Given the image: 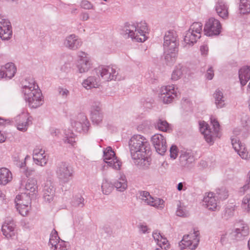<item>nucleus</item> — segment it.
<instances>
[{"label": "nucleus", "mask_w": 250, "mask_h": 250, "mask_svg": "<svg viewBox=\"0 0 250 250\" xmlns=\"http://www.w3.org/2000/svg\"><path fill=\"white\" fill-rule=\"evenodd\" d=\"M129 147L131 158L136 165L145 166L149 164L148 156L150 146L144 136L139 134L133 135L129 140Z\"/></svg>", "instance_id": "f257e3e1"}, {"label": "nucleus", "mask_w": 250, "mask_h": 250, "mask_svg": "<svg viewBox=\"0 0 250 250\" xmlns=\"http://www.w3.org/2000/svg\"><path fill=\"white\" fill-rule=\"evenodd\" d=\"M165 59L168 64H173L177 58L179 40L176 32L171 30L166 32L164 37Z\"/></svg>", "instance_id": "f03ea898"}, {"label": "nucleus", "mask_w": 250, "mask_h": 250, "mask_svg": "<svg viewBox=\"0 0 250 250\" xmlns=\"http://www.w3.org/2000/svg\"><path fill=\"white\" fill-rule=\"evenodd\" d=\"M125 32L128 36L137 42H144L147 39L149 29L145 21L141 22L126 23Z\"/></svg>", "instance_id": "7ed1b4c3"}, {"label": "nucleus", "mask_w": 250, "mask_h": 250, "mask_svg": "<svg viewBox=\"0 0 250 250\" xmlns=\"http://www.w3.org/2000/svg\"><path fill=\"white\" fill-rule=\"evenodd\" d=\"M96 75L103 82L121 81L122 77L117 68L112 65H100L95 69Z\"/></svg>", "instance_id": "20e7f679"}, {"label": "nucleus", "mask_w": 250, "mask_h": 250, "mask_svg": "<svg viewBox=\"0 0 250 250\" xmlns=\"http://www.w3.org/2000/svg\"><path fill=\"white\" fill-rule=\"evenodd\" d=\"M210 119L213 127V131H211V129L208 128V125L204 121L199 122V128L206 141L209 144L212 145L214 138L218 136L220 130V125L214 117L211 116Z\"/></svg>", "instance_id": "39448f33"}, {"label": "nucleus", "mask_w": 250, "mask_h": 250, "mask_svg": "<svg viewBox=\"0 0 250 250\" xmlns=\"http://www.w3.org/2000/svg\"><path fill=\"white\" fill-rule=\"evenodd\" d=\"M202 24L199 22H193L188 31H186L183 45L184 47L192 46L201 36Z\"/></svg>", "instance_id": "423d86ee"}, {"label": "nucleus", "mask_w": 250, "mask_h": 250, "mask_svg": "<svg viewBox=\"0 0 250 250\" xmlns=\"http://www.w3.org/2000/svg\"><path fill=\"white\" fill-rule=\"evenodd\" d=\"M55 172L60 182L66 184L72 179L74 171L68 163L62 162L57 164Z\"/></svg>", "instance_id": "0eeeda50"}, {"label": "nucleus", "mask_w": 250, "mask_h": 250, "mask_svg": "<svg viewBox=\"0 0 250 250\" xmlns=\"http://www.w3.org/2000/svg\"><path fill=\"white\" fill-rule=\"evenodd\" d=\"M200 233L198 230H193L192 232L185 235L181 241L180 246L182 250H194L200 241Z\"/></svg>", "instance_id": "6e6552de"}, {"label": "nucleus", "mask_w": 250, "mask_h": 250, "mask_svg": "<svg viewBox=\"0 0 250 250\" xmlns=\"http://www.w3.org/2000/svg\"><path fill=\"white\" fill-rule=\"evenodd\" d=\"M72 127L78 132L86 133L88 131L90 123L84 113H79L76 117L71 119Z\"/></svg>", "instance_id": "1a4fd4ad"}, {"label": "nucleus", "mask_w": 250, "mask_h": 250, "mask_svg": "<svg viewBox=\"0 0 250 250\" xmlns=\"http://www.w3.org/2000/svg\"><path fill=\"white\" fill-rule=\"evenodd\" d=\"M222 30V25L219 20L214 18H209L206 22L204 31L207 36H217Z\"/></svg>", "instance_id": "9d476101"}, {"label": "nucleus", "mask_w": 250, "mask_h": 250, "mask_svg": "<svg viewBox=\"0 0 250 250\" xmlns=\"http://www.w3.org/2000/svg\"><path fill=\"white\" fill-rule=\"evenodd\" d=\"M25 101L31 108H36L43 104V98L41 90L34 89V91L24 95Z\"/></svg>", "instance_id": "9b49d317"}, {"label": "nucleus", "mask_w": 250, "mask_h": 250, "mask_svg": "<svg viewBox=\"0 0 250 250\" xmlns=\"http://www.w3.org/2000/svg\"><path fill=\"white\" fill-rule=\"evenodd\" d=\"M104 160L107 165L115 170H120L122 162L115 156V153L110 146L104 151Z\"/></svg>", "instance_id": "f8f14e48"}, {"label": "nucleus", "mask_w": 250, "mask_h": 250, "mask_svg": "<svg viewBox=\"0 0 250 250\" xmlns=\"http://www.w3.org/2000/svg\"><path fill=\"white\" fill-rule=\"evenodd\" d=\"M78 64L77 65L80 73L88 72L92 67V62L90 57L86 53L80 51L77 54Z\"/></svg>", "instance_id": "ddd939ff"}, {"label": "nucleus", "mask_w": 250, "mask_h": 250, "mask_svg": "<svg viewBox=\"0 0 250 250\" xmlns=\"http://www.w3.org/2000/svg\"><path fill=\"white\" fill-rule=\"evenodd\" d=\"M140 198L147 205L159 209H162L165 207V202L163 199L159 198H153L147 191H142L140 193Z\"/></svg>", "instance_id": "4468645a"}, {"label": "nucleus", "mask_w": 250, "mask_h": 250, "mask_svg": "<svg viewBox=\"0 0 250 250\" xmlns=\"http://www.w3.org/2000/svg\"><path fill=\"white\" fill-rule=\"evenodd\" d=\"M14 120L17 128L22 132L27 131L29 126L32 124V118L26 112H22Z\"/></svg>", "instance_id": "2eb2a0df"}, {"label": "nucleus", "mask_w": 250, "mask_h": 250, "mask_svg": "<svg viewBox=\"0 0 250 250\" xmlns=\"http://www.w3.org/2000/svg\"><path fill=\"white\" fill-rule=\"evenodd\" d=\"M177 94L173 85H167L162 87L159 93V98L164 104L170 103Z\"/></svg>", "instance_id": "dca6fc26"}, {"label": "nucleus", "mask_w": 250, "mask_h": 250, "mask_svg": "<svg viewBox=\"0 0 250 250\" xmlns=\"http://www.w3.org/2000/svg\"><path fill=\"white\" fill-rule=\"evenodd\" d=\"M151 142L156 150L161 155H164L167 148L166 140L161 134H156L151 137Z\"/></svg>", "instance_id": "f3484780"}, {"label": "nucleus", "mask_w": 250, "mask_h": 250, "mask_svg": "<svg viewBox=\"0 0 250 250\" xmlns=\"http://www.w3.org/2000/svg\"><path fill=\"white\" fill-rule=\"evenodd\" d=\"M12 36V27L8 20L0 16V38L8 40Z\"/></svg>", "instance_id": "a211bd4d"}, {"label": "nucleus", "mask_w": 250, "mask_h": 250, "mask_svg": "<svg viewBox=\"0 0 250 250\" xmlns=\"http://www.w3.org/2000/svg\"><path fill=\"white\" fill-rule=\"evenodd\" d=\"M82 40L75 34H72L67 36L63 41L64 47L71 50H76L82 45Z\"/></svg>", "instance_id": "6ab92c4d"}, {"label": "nucleus", "mask_w": 250, "mask_h": 250, "mask_svg": "<svg viewBox=\"0 0 250 250\" xmlns=\"http://www.w3.org/2000/svg\"><path fill=\"white\" fill-rule=\"evenodd\" d=\"M33 159L34 163L40 166H45L48 162V156L45 150L37 146L34 149Z\"/></svg>", "instance_id": "aec40b11"}, {"label": "nucleus", "mask_w": 250, "mask_h": 250, "mask_svg": "<svg viewBox=\"0 0 250 250\" xmlns=\"http://www.w3.org/2000/svg\"><path fill=\"white\" fill-rule=\"evenodd\" d=\"M203 201L205 205L208 209L212 211L219 209V201L215 193H208L205 196Z\"/></svg>", "instance_id": "412c9836"}, {"label": "nucleus", "mask_w": 250, "mask_h": 250, "mask_svg": "<svg viewBox=\"0 0 250 250\" xmlns=\"http://www.w3.org/2000/svg\"><path fill=\"white\" fill-rule=\"evenodd\" d=\"M2 234L7 238H12L15 235V225L10 218H7L1 227Z\"/></svg>", "instance_id": "4be33fe9"}, {"label": "nucleus", "mask_w": 250, "mask_h": 250, "mask_svg": "<svg viewBox=\"0 0 250 250\" xmlns=\"http://www.w3.org/2000/svg\"><path fill=\"white\" fill-rule=\"evenodd\" d=\"M20 188L26 190L24 194H36L38 192L37 181L34 178L29 179L26 182L22 181Z\"/></svg>", "instance_id": "5701e85b"}, {"label": "nucleus", "mask_w": 250, "mask_h": 250, "mask_svg": "<svg viewBox=\"0 0 250 250\" xmlns=\"http://www.w3.org/2000/svg\"><path fill=\"white\" fill-rule=\"evenodd\" d=\"M231 145L235 151L242 159L247 160L250 157V155L246 149L245 145L240 142L239 140L232 137Z\"/></svg>", "instance_id": "b1692460"}, {"label": "nucleus", "mask_w": 250, "mask_h": 250, "mask_svg": "<svg viewBox=\"0 0 250 250\" xmlns=\"http://www.w3.org/2000/svg\"><path fill=\"white\" fill-rule=\"evenodd\" d=\"M16 72V67L12 62H9L0 66V78H13Z\"/></svg>", "instance_id": "393cba45"}, {"label": "nucleus", "mask_w": 250, "mask_h": 250, "mask_svg": "<svg viewBox=\"0 0 250 250\" xmlns=\"http://www.w3.org/2000/svg\"><path fill=\"white\" fill-rule=\"evenodd\" d=\"M237 227L233 231V235L237 240H243L249 234V228L247 224L241 223L237 225Z\"/></svg>", "instance_id": "a878e982"}, {"label": "nucleus", "mask_w": 250, "mask_h": 250, "mask_svg": "<svg viewBox=\"0 0 250 250\" xmlns=\"http://www.w3.org/2000/svg\"><path fill=\"white\" fill-rule=\"evenodd\" d=\"M42 191L44 201L51 202L53 200L55 191L53 183L50 180L45 182Z\"/></svg>", "instance_id": "bb28decb"}, {"label": "nucleus", "mask_w": 250, "mask_h": 250, "mask_svg": "<svg viewBox=\"0 0 250 250\" xmlns=\"http://www.w3.org/2000/svg\"><path fill=\"white\" fill-rule=\"evenodd\" d=\"M179 161L182 167H188L194 161V157L192 151L191 150L182 151L179 157Z\"/></svg>", "instance_id": "cd10ccee"}, {"label": "nucleus", "mask_w": 250, "mask_h": 250, "mask_svg": "<svg viewBox=\"0 0 250 250\" xmlns=\"http://www.w3.org/2000/svg\"><path fill=\"white\" fill-rule=\"evenodd\" d=\"M91 118L94 124L99 125L102 123L103 114L100 104H95L91 106Z\"/></svg>", "instance_id": "c85d7f7f"}, {"label": "nucleus", "mask_w": 250, "mask_h": 250, "mask_svg": "<svg viewBox=\"0 0 250 250\" xmlns=\"http://www.w3.org/2000/svg\"><path fill=\"white\" fill-rule=\"evenodd\" d=\"M101 81L100 78L97 76H91L83 81L82 85L86 89L98 88L100 86Z\"/></svg>", "instance_id": "c756f323"}, {"label": "nucleus", "mask_w": 250, "mask_h": 250, "mask_svg": "<svg viewBox=\"0 0 250 250\" xmlns=\"http://www.w3.org/2000/svg\"><path fill=\"white\" fill-rule=\"evenodd\" d=\"M229 6L222 0H219L215 5V10L221 18L226 19L229 16Z\"/></svg>", "instance_id": "7c9ffc66"}, {"label": "nucleus", "mask_w": 250, "mask_h": 250, "mask_svg": "<svg viewBox=\"0 0 250 250\" xmlns=\"http://www.w3.org/2000/svg\"><path fill=\"white\" fill-rule=\"evenodd\" d=\"M114 188L120 192H123L127 188V181L125 175L122 173L120 174V177L113 183Z\"/></svg>", "instance_id": "2f4dec72"}, {"label": "nucleus", "mask_w": 250, "mask_h": 250, "mask_svg": "<svg viewBox=\"0 0 250 250\" xmlns=\"http://www.w3.org/2000/svg\"><path fill=\"white\" fill-rule=\"evenodd\" d=\"M239 78L242 86L246 84L250 79V66H245L240 69Z\"/></svg>", "instance_id": "473e14b6"}, {"label": "nucleus", "mask_w": 250, "mask_h": 250, "mask_svg": "<svg viewBox=\"0 0 250 250\" xmlns=\"http://www.w3.org/2000/svg\"><path fill=\"white\" fill-rule=\"evenodd\" d=\"M12 174L7 168H0V185H5L12 180Z\"/></svg>", "instance_id": "72a5a7b5"}, {"label": "nucleus", "mask_w": 250, "mask_h": 250, "mask_svg": "<svg viewBox=\"0 0 250 250\" xmlns=\"http://www.w3.org/2000/svg\"><path fill=\"white\" fill-rule=\"evenodd\" d=\"M37 89H39V86L34 79L29 78L25 81V84L22 86V92L25 95Z\"/></svg>", "instance_id": "f704fd0d"}, {"label": "nucleus", "mask_w": 250, "mask_h": 250, "mask_svg": "<svg viewBox=\"0 0 250 250\" xmlns=\"http://www.w3.org/2000/svg\"><path fill=\"white\" fill-rule=\"evenodd\" d=\"M15 202L16 208L23 205H30L31 199L30 196L26 194H19L16 196Z\"/></svg>", "instance_id": "c9c22d12"}, {"label": "nucleus", "mask_w": 250, "mask_h": 250, "mask_svg": "<svg viewBox=\"0 0 250 250\" xmlns=\"http://www.w3.org/2000/svg\"><path fill=\"white\" fill-rule=\"evenodd\" d=\"M215 99V103L218 108H221L225 105L224 97L223 92L217 89L213 94Z\"/></svg>", "instance_id": "e433bc0d"}, {"label": "nucleus", "mask_w": 250, "mask_h": 250, "mask_svg": "<svg viewBox=\"0 0 250 250\" xmlns=\"http://www.w3.org/2000/svg\"><path fill=\"white\" fill-rule=\"evenodd\" d=\"M248 133V128L247 127L241 126L238 127L234 129L233 131V136L232 137L236 138L238 140V138H244L247 137Z\"/></svg>", "instance_id": "4c0bfd02"}, {"label": "nucleus", "mask_w": 250, "mask_h": 250, "mask_svg": "<svg viewBox=\"0 0 250 250\" xmlns=\"http://www.w3.org/2000/svg\"><path fill=\"white\" fill-rule=\"evenodd\" d=\"M64 134V137L63 138V142L74 146L76 144V136L75 134L70 130H65Z\"/></svg>", "instance_id": "58836bf2"}, {"label": "nucleus", "mask_w": 250, "mask_h": 250, "mask_svg": "<svg viewBox=\"0 0 250 250\" xmlns=\"http://www.w3.org/2000/svg\"><path fill=\"white\" fill-rule=\"evenodd\" d=\"M184 68V66L181 63L176 65L171 74V80L177 81L180 79L183 74Z\"/></svg>", "instance_id": "ea45409f"}, {"label": "nucleus", "mask_w": 250, "mask_h": 250, "mask_svg": "<svg viewBox=\"0 0 250 250\" xmlns=\"http://www.w3.org/2000/svg\"><path fill=\"white\" fill-rule=\"evenodd\" d=\"M114 185L107 179H104L102 184L101 188L103 193L105 195L109 194L114 189Z\"/></svg>", "instance_id": "a19ab883"}, {"label": "nucleus", "mask_w": 250, "mask_h": 250, "mask_svg": "<svg viewBox=\"0 0 250 250\" xmlns=\"http://www.w3.org/2000/svg\"><path fill=\"white\" fill-rule=\"evenodd\" d=\"M239 10L242 14L250 13V0H240Z\"/></svg>", "instance_id": "79ce46f5"}, {"label": "nucleus", "mask_w": 250, "mask_h": 250, "mask_svg": "<svg viewBox=\"0 0 250 250\" xmlns=\"http://www.w3.org/2000/svg\"><path fill=\"white\" fill-rule=\"evenodd\" d=\"M84 199L81 195H77L73 197L71 205L75 208H83L84 206Z\"/></svg>", "instance_id": "37998d69"}, {"label": "nucleus", "mask_w": 250, "mask_h": 250, "mask_svg": "<svg viewBox=\"0 0 250 250\" xmlns=\"http://www.w3.org/2000/svg\"><path fill=\"white\" fill-rule=\"evenodd\" d=\"M156 128L162 131L167 132L169 129V125L166 120L159 119L156 123Z\"/></svg>", "instance_id": "c03bdc74"}, {"label": "nucleus", "mask_w": 250, "mask_h": 250, "mask_svg": "<svg viewBox=\"0 0 250 250\" xmlns=\"http://www.w3.org/2000/svg\"><path fill=\"white\" fill-rule=\"evenodd\" d=\"M216 196L217 197V199L219 200H223L226 199L228 196V191L227 189L222 187L221 188H218L216 190Z\"/></svg>", "instance_id": "a18cd8bd"}, {"label": "nucleus", "mask_w": 250, "mask_h": 250, "mask_svg": "<svg viewBox=\"0 0 250 250\" xmlns=\"http://www.w3.org/2000/svg\"><path fill=\"white\" fill-rule=\"evenodd\" d=\"M176 215L180 217H187L188 215V212L187 210L185 207L182 206L180 202H179L177 205Z\"/></svg>", "instance_id": "49530a36"}, {"label": "nucleus", "mask_w": 250, "mask_h": 250, "mask_svg": "<svg viewBox=\"0 0 250 250\" xmlns=\"http://www.w3.org/2000/svg\"><path fill=\"white\" fill-rule=\"evenodd\" d=\"M61 239L58 236L57 231L54 229L50 234L49 245H54L55 243H57L59 241H60Z\"/></svg>", "instance_id": "de8ad7c7"}, {"label": "nucleus", "mask_w": 250, "mask_h": 250, "mask_svg": "<svg viewBox=\"0 0 250 250\" xmlns=\"http://www.w3.org/2000/svg\"><path fill=\"white\" fill-rule=\"evenodd\" d=\"M52 250H66V242L62 240L55 243L54 245H51Z\"/></svg>", "instance_id": "09e8293b"}, {"label": "nucleus", "mask_w": 250, "mask_h": 250, "mask_svg": "<svg viewBox=\"0 0 250 250\" xmlns=\"http://www.w3.org/2000/svg\"><path fill=\"white\" fill-rule=\"evenodd\" d=\"M250 189V170L248 172L247 175V179L245 184L240 188L239 191L244 194L245 192Z\"/></svg>", "instance_id": "8fccbe9b"}, {"label": "nucleus", "mask_w": 250, "mask_h": 250, "mask_svg": "<svg viewBox=\"0 0 250 250\" xmlns=\"http://www.w3.org/2000/svg\"><path fill=\"white\" fill-rule=\"evenodd\" d=\"M16 208L17 210H18L20 214L22 216H24L28 214V213L30 209L31 206L30 205L26 204V205L20 206Z\"/></svg>", "instance_id": "3c124183"}, {"label": "nucleus", "mask_w": 250, "mask_h": 250, "mask_svg": "<svg viewBox=\"0 0 250 250\" xmlns=\"http://www.w3.org/2000/svg\"><path fill=\"white\" fill-rule=\"evenodd\" d=\"M242 206L247 211L250 212V194L244 196L242 200Z\"/></svg>", "instance_id": "603ef678"}, {"label": "nucleus", "mask_w": 250, "mask_h": 250, "mask_svg": "<svg viewBox=\"0 0 250 250\" xmlns=\"http://www.w3.org/2000/svg\"><path fill=\"white\" fill-rule=\"evenodd\" d=\"M157 245L161 248L162 250L164 249L167 250L169 248V244L168 243V241L166 238L163 237Z\"/></svg>", "instance_id": "864d4df0"}, {"label": "nucleus", "mask_w": 250, "mask_h": 250, "mask_svg": "<svg viewBox=\"0 0 250 250\" xmlns=\"http://www.w3.org/2000/svg\"><path fill=\"white\" fill-rule=\"evenodd\" d=\"M234 211L235 207L234 206H228L226 208L225 216L228 218L234 215Z\"/></svg>", "instance_id": "5fc2aeb1"}, {"label": "nucleus", "mask_w": 250, "mask_h": 250, "mask_svg": "<svg viewBox=\"0 0 250 250\" xmlns=\"http://www.w3.org/2000/svg\"><path fill=\"white\" fill-rule=\"evenodd\" d=\"M58 92L59 95L64 99H66L69 95V90L62 87H59L58 88Z\"/></svg>", "instance_id": "6e6d98bb"}, {"label": "nucleus", "mask_w": 250, "mask_h": 250, "mask_svg": "<svg viewBox=\"0 0 250 250\" xmlns=\"http://www.w3.org/2000/svg\"><path fill=\"white\" fill-rule=\"evenodd\" d=\"M81 7L85 9H93V5L88 0H84L82 1L81 3Z\"/></svg>", "instance_id": "4d7b16f0"}, {"label": "nucleus", "mask_w": 250, "mask_h": 250, "mask_svg": "<svg viewBox=\"0 0 250 250\" xmlns=\"http://www.w3.org/2000/svg\"><path fill=\"white\" fill-rule=\"evenodd\" d=\"M178 154L177 147L175 146H172L170 148V157L175 159Z\"/></svg>", "instance_id": "13d9d810"}, {"label": "nucleus", "mask_w": 250, "mask_h": 250, "mask_svg": "<svg viewBox=\"0 0 250 250\" xmlns=\"http://www.w3.org/2000/svg\"><path fill=\"white\" fill-rule=\"evenodd\" d=\"M152 236L157 244L159 243L160 240L163 237V236L161 234L160 232L158 230L154 231L153 232Z\"/></svg>", "instance_id": "bf43d9fd"}, {"label": "nucleus", "mask_w": 250, "mask_h": 250, "mask_svg": "<svg viewBox=\"0 0 250 250\" xmlns=\"http://www.w3.org/2000/svg\"><path fill=\"white\" fill-rule=\"evenodd\" d=\"M214 77V70L211 66L208 67L206 74V77L208 80H211Z\"/></svg>", "instance_id": "052dcab7"}, {"label": "nucleus", "mask_w": 250, "mask_h": 250, "mask_svg": "<svg viewBox=\"0 0 250 250\" xmlns=\"http://www.w3.org/2000/svg\"><path fill=\"white\" fill-rule=\"evenodd\" d=\"M50 133L53 137L59 138L60 135V130L54 127L50 128Z\"/></svg>", "instance_id": "680f3d73"}, {"label": "nucleus", "mask_w": 250, "mask_h": 250, "mask_svg": "<svg viewBox=\"0 0 250 250\" xmlns=\"http://www.w3.org/2000/svg\"><path fill=\"white\" fill-rule=\"evenodd\" d=\"M70 68V64L68 63H64L63 65H62L60 67V71L61 73H67Z\"/></svg>", "instance_id": "e2e57ef3"}, {"label": "nucleus", "mask_w": 250, "mask_h": 250, "mask_svg": "<svg viewBox=\"0 0 250 250\" xmlns=\"http://www.w3.org/2000/svg\"><path fill=\"white\" fill-rule=\"evenodd\" d=\"M22 172L25 174L26 177H28L32 175L34 172V169L33 168L26 167L22 170Z\"/></svg>", "instance_id": "0e129e2a"}, {"label": "nucleus", "mask_w": 250, "mask_h": 250, "mask_svg": "<svg viewBox=\"0 0 250 250\" xmlns=\"http://www.w3.org/2000/svg\"><path fill=\"white\" fill-rule=\"evenodd\" d=\"M27 157H28V156H26V157L24 158V161L17 162V163L16 164L17 166L20 167L22 171L26 168L25 160Z\"/></svg>", "instance_id": "69168bd1"}, {"label": "nucleus", "mask_w": 250, "mask_h": 250, "mask_svg": "<svg viewBox=\"0 0 250 250\" xmlns=\"http://www.w3.org/2000/svg\"><path fill=\"white\" fill-rule=\"evenodd\" d=\"M208 48L206 44L202 45L200 47V51L202 55H207L208 52Z\"/></svg>", "instance_id": "338daca9"}, {"label": "nucleus", "mask_w": 250, "mask_h": 250, "mask_svg": "<svg viewBox=\"0 0 250 250\" xmlns=\"http://www.w3.org/2000/svg\"><path fill=\"white\" fill-rule=\"evenodd\" d=\"M140 229L142 233H145L147 232L148 228L146 226L141 225Z\"/></svg>", "instance_id": "774afa93"}]
</instances>
